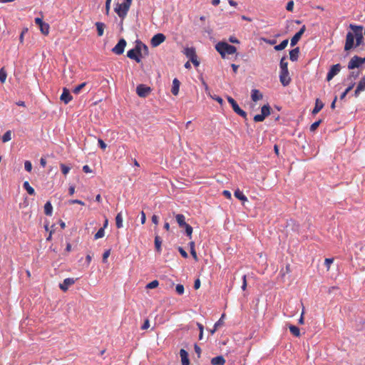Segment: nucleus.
Masks as SVG:
<instances>
[{
    "label": "nucleus",
    "instance_id": "nucleus-3",
    "mask_svg": "<svg viewBox=\"0 0 365 365\" xmlns=\"http://www.w3.org/2000/svg\"><path fill=\"white\" fill-rule=\"evenodd\" d=\"M215 49L220 53L222 58H225V56L234 54L237 51L235 46L227 43V42L220 41L215 45Z\"/></svg>",
    "mask_w": 365,
    "mask_h": 365
},
{
    "label": "nucleus",
    "instance_id": "nucleus-23",
    "mask_svg": "<svg viewBox=\"0 0 365 365\" xmlns=\"http://www.w3.org/2000/svg\"><path fill=\"white\" fill-rule=\"evenodd\" d=\"M324 107V103L317 98L315 102V106L312 110V114L315 115L318 113Z\"/></svg>",
    "mask_w": 365,
    "mask_h": 365
},
{
    "label": "nucleus",
    "instance_id": "nucleus-34",
    "mask_svg": "<svg viewBox=\"0 0 365 365\" xmlns=\"http://www.w3.org/2000/svg\"><path fill=\"white\" fill-rule=\"evenodd\" d=\"M286 56H283L281 58L279 66H280V71H288V63L285 61Z\"/></svg>",
    "mask_w": 365,
    "mask_h": 365
},
{
    "label": "nucleus",
    "instance_id": "nucleus-41",
    "mask_svg": "<svg viewBox=\"0 0 365 365\" xmlns=\"http://www.w3.org/2000/svg\"><path fill=\"white\" fill-rule=\"evenodd\" d=\"M359 74H360V71H351L349 73L347 79L356 80L359 77Z\"/></svg>",
    "mask_w": 365,
    "mask_h": 365
},
{
    "label": "nucleus",
    "instance_id": "nucleus-1",
    "mask_svg": "<svg viewBox=\"0 0 365 365\" xmlns=\"http://www.w3.org/2000/svg\"><path fill=\"white\" fill-rule=\"evenodd\" d=\"M349 28L353 32H348L346 36V41L344 45L345 51H350L354 47V37L363 35V26L350 24Z\"/></svg>",
    "mask_w": 365,
    "mask_h": 365
},
{
    "label": "nucleus",
    "instance_id": "nucleus-36",
    "mask_svg": "<svg viewBox=\"0 0 365 365\" xmlns=\"http://www.w3.org/2000/svg\"><path fill=\"white\" fill-rule=\"evenodd\" d=\"M105 235V230H104V227H101L98 232L95 234L94 235V239L95 240H98V239H100V238H102Z\"/></svg>",
    "mask_w": 365,
    "mask_h": 365
},
{
    "label": "nucleus",
    "instance_id": "nucleus-13",
    "mask_svg": "<svg viewBox=\"0 0 365 365\" xmlns=\"http://www.w3.org/2000/svg\"><path fill=\"white\" fill-rule=\"evenodd\" d=\"M361 65V61H359V56H353L349 62L348 63L347 68L349 70H354V68H359Z\"/></svg>",
    "mask_w": 365,
    "mask_h": 365
},
{
    "label": "nucleus",
    "instance_id": "nucleus-10",
    "mask_svg": "<svg viewBox=\"0 0 365 365\" xmlns=\"http://www.w3.org/2000/svg\"><path fill=\"white\" fill-rule=\"evenodd\" d=\"M35 23L37 24L41 33L44 35H47L49 33V25L45 22L43 21V20L41 18H36L35 19Z\"/></svg>",
    "mask_w": 365,
    "mask_h": 365
},
{
    "label": "nucleus",
    "instance_id": "nucleus-26",
    "mask_svg": "<svg viewBox=\"0 0 365 365\" xmlns=\"http://www.w3.org/2000/svg\"><path fill=\"white\" fill-rule=\"evenodd\" d=\"M95 25L96 26L98 36H102L103 35L104 28L106 26L105 24L102 22H96Z\"/></svg>",
    "mask_w": 365,
    "mask_h": 365
},
{
    "label": "nucleus",
    "instance_id": "nucleus-42",
    "mask_svg": "<svg viewBox=\"0 0 365 365\" xmlns=\"http://www.w3.org/2000/svg\"><path fill=\"white\" fill-rule=\"evenodd\" d=\"M159 284V282L158 280H153L150 282V283L147 284L146 288L147 289H154L157 287Z\"/></svg>",
    "mask_w": 365,
    "mask_h": 365
},
{
    "label": "nucleus",
    "instance_id": "nucleus-43",
    "mask_svg": "<svg viewBox=\"0 0 365 365\" xmlns=\"http://www.w3.org/2000/svg\"><path fill=\"white\" fill-rule=\"evenodd\" d=\"M175 290L179 295H182L183 294L185 290L184 286L182 284H178L176 285Z\"/></svg>",
    "mask_w": 365,
    "mask_h": 365
},
{
    "label": "nucleus",
    "instance_id": "nucleus-7",
    "mask_svg": "<svg viewBox=\"0 0 365 365\" xmlns=\"http://www.w3.org/2000/svg\"><path fill=\"white\" fill-rule=\"evenodd\" d=\"M125 46L126 41L124 38H120L118 43L113 48L112 51L117 55H120L124 52Z\"/></svg>",
    "mask_w": 365,
    "mask_h": 365
},
{
    "label": "nucleus",
    "instance_id": "nucleus-31",
    "mask_svg": "<svg viewBox=\"0 0 365 365\" xmlns=\"http://www.w3.org/2000/svg\"><path fill=\"white\" fill-rule=\"evenodd\" d=\"M289 329L292 334H293L294 336H300V330L299 329L294 325H289Z\"/></svg>",
    "mask_w": 365,
    "mask_h": 365
},
{
    "label": "nucleus",
    "instance_id": "nucleus-5",
    "mask_svg": "<svg viewBox=\"0 0 365 365\" xmlns=\"http://www.w3.org/2000/svg\"><path fill=\"white\" fill-rule=\"evenodd\" d=\"M150 91V88L145 84H139L136 88V93L141 98L147 97Z\"/></svg>",
    "mask_w": 365,
    "mask_h": 365
},
{
    "label": "nucleus",
    "instance_id": "nucleus-2",
    "mask_svg": "<svg viewBox=\"0 0 365 365\" xmlns=\"http://www.w3.org/2000/svg\"><path fill=\"white\" fill-rule=\"evenodd\" d=\"M142 48H143L146 54L148 53V46L142 42L138 41L135 48L127 52V56L130 59L135 60L137 63H140L141 61Z\"/></svg>",
    "mask_w": 365,
    "mask_h": 365
},
{
    "label": "nucleus",
    "instance_id": "nucleus-50",
    "mask_svg": "<svg viewBox=\"0 0 365 365\" xmlns=\"http://www.w3.org/2000/svg\"><path fill=\"white\" fill-rule=\"evenodd\" d=\"M110 250H107L104 252L103 254V262H106L108 257L110 256Z\"/></svg>",
    "mask_w": 365,
    "mask_h": 365
},
{
    "label": "nucleus",
    "instance_id": "nucleus-48",
    "mask_svg": "<svg viewBox=\"0 0 365 365\" xmlns=\"http://www.w3.org/2000/svg\"><path fill=\"white\" fill-rule=\"evenodd\" d=\"M24 168L26 171L31 172L32 170V164L29 160H26L24 163Z\"/></svg>",
    "mask_w": 365,
    "mask_h": 365
},
{
    "label": "nucleus",
    "instance_id": "nucleus-33",
    "mask_svg": "<svg viewBox=\"0 0 365 365\" xmlns=\"http://www.w3.org/2000/svg\"><path fill=\"white\" fill-rule=\"evenodd\" d=\"M288 44V39L283 40L279 44L274 46V50L282 51L284 49Z\"/></svg>",
    "mask_w": 365,
    "mask_h": 365
},
{
    "label": "nucleus",
    "instance_id": "nucleus-44",
    "mask_svg": "<svg viewBox=\"0 0 365 365\" xmlns=\"http://www.w3.org/2000/svg\"><path fill=\"white\" fill-rule=\"evenodd\" d=\"M356 38V44L354 45V47L359 46L361 45L364 42V36H359L354 37Z\"/></svg>",
    "mask_w": 365,
    "mask_h": 365
},
{
    "label": "nucleus",
    "instance_id": "nucleus-21",
    "mask_svg": "<svg viewBox=\"0 0 365 365\" xmlns=\"http://www.w3.org/2000/svg\"><path fill=\"white\" fill-rule=\"evenodd\" d=\"M263 97L262 94L259 92L257 89H253L252 90L251 93V98L253 101L256 102L260 99H262Z\"/></svg>",
    "mask_w": 365,
    "mask_h": 365
},
{
    "label": "nucleus",
    "instance_id": "nucleus-60",
    "mask_svg": "<svg viewBox=\"0 0 365 365\" xmlns=\"http://www.w3.org/2000/svg\"><path fill=\"white\" fill-rule=\"evenodd\" d=\"M83 171L86 173H90L92 172L91 168L88 165H86L83 167Z\"/></svg>",
    "mask_w": 365,
    "mask_h": 365
},
{
    "label": "nucleus",
    "instance_id": "nucleus-38",
    "mask_svg": "<svg viewBox=\"0 0 365 365\" xmlns=\"http://www.w3.org/2000/svg\"><path fill=\"white\" fill-rule=\"evenodd\" d=\"M60 167H61V172L64 175H67L71 170V167H69L68 165H66L63 163H61Z\"/></svg>",
    "mask_w": 365,
    "mask_h": 365
},
{
    "label": "nucleus",
    "instance_id": "nucleus-54",
    "mask_svg": "<svg viewBox=\"0 0 365 365\" xmlns=\"http://www.w3.org/2000/svg\"><path fill=\"white\" fill-rule=\"evenodd\" d=\"M98 143L101 148H102L103 150H105L106 148L107 145L102 139L99 138L98 140Z\"/></svg>",
    "mask_w": 365,
    "mask_h": 365
},
{
    "label": "nucleus",
    "instance_id": "nucleus-56",
    "mask_svg": "<svg viewBox=\"0 0 365 365\" xmlns=\"http://www.w3.org/2000/svg\"><path fill=\"white\" fill-rule=\"evenodd\" d=\"M150 327V322L148 319H145L143 324L141 327V329H147Z\"/></svg>",
    "mask_w": 365,
    "mask_h": 365
},
{
    "label": "nucleus",
    "instance_id": "nucleus-8",
    "mask_svg": "<svg viewBox=\"0 0 365 365\" xmlns=\"http://www.w3.org/2000/svg\"><path fill=\"white\" fill-rule=\"evenodd\" d=\"M129 9L124 7L123 4H117L114 11L121 19H124L128 14Z\"/></svg>",
    "mask_w": 365,
    "mask_h": 365
},
{
    "label": "nucleus",
    "instance_id": "nucleus-30",
    "mask_svg": "<svg viewBox=\"0 0 365 365\" xmlns=\"http://www.w3.org/2000/svg\"><path fill=\"white\" fill-rule=\"evenodd\" d=\"M189 246H190V254H191V255L192 256V257L194 258V259L195 261H197L198 258H197V253H196V251H195V242L193 241L190 242H189Z\"/></svg>",
    "mask_w": 365,
    "mask_h": 365
},
{
    "label": "nucleus",
    "instance_id": "nucleus-12",
    "mask_svg": "<svg viewBox=\"0 0 365 365\" xmlns=\"http://www.w3.org/2000/svg\"><path fill=\"white\" fill-rule=\"evenodd\" d=\"M305 30H306V26L304 25L299 29V31L294 34V36L291 38V42H290L291 46H294L297 43V42L301 38L302 34L304 33Z\"/></svg>",
    "mask_w": 365,
    "mask_h": 365
},
{
    "label": "nucleus",
    "instance_id": "nucleus-22",
    "mask_svg": "<svg viewBox=\"0 0 365 365\" xmlns=\"http://www.w3.org/2000/svg\"><path fill=\"white\" fill-rule=\"evenodd\" d=\"M176 221L179 225L180 227L182 228L184 226H185L187 223L185 222V217L182 214H178L175 216Z\"/></svg>",
    "mask_w": 365,
    "mask_h": 365
},
{
    "label": "nucleus",
    "instance_id": "nucleus-57",
    "mask_svg": "<svg viewBox=\"0 0 365 365\" xmlns=\"http://www.w3.org/2000/svg\"><path fill=\"white\" fill-rule=\"evenodd\" d=\"M145 221H146L145 213L143 211H142L140 212V222H141V224H143V225L145 224Z\"/></svg>",
    "mask_w": 365,
    "mask_h": 365
},
{
    "label": "nucleus",
    "instance_id": "nucleus-37",
    "mask_svg": "<svg viewBox=\"0 0 365 365\" xmlns=\"http://www.w3.org/2000/svg\"><path fill=\"white\" fill-rule=\"evenodd\" d=\"M11 139V131L7 130L2 136V142L6 143Z\"/></svg>",
    "mask_w": 365,
    "mask_h": 365
},
{
    "label": "nucleus",
    "instance_id": "nucleus-24",
    "mask_svg": "<svg viewBox=\"0 0 365 365\" xmlns=\"http://www.w3.org/2000/svg\"><path fill=\"white\" fill-rule=\"evenodd\" d=\"M234 195L235 197H237V199L242 202L247 201V197L243 194V192L240 189H237L235 191Z\"/></svg>",
    "mask_w": 365,
    "mask_h": 365
},
{
    "label": "nucleus",
    "instance_id": "nucleus-51",
    "mask_svg": "<svg viewBox=\"0 0 365 365\" xmlns=\"http://www.w3.org/2000/svg\"><path fill=\"white\" fill-rule=\"evenodd\" d=\"M178 251H179V252L180 253V255H182V257H184V258H187L188 257L187 253L186 252V251L182 247H178Z\"/></svg>",
    "mask_w": 365,
    "mask_h": 365
},
{
    "label": "nucleus",
    "instance_id": "nucleus-11",
    "mask_svg": "<svg viewBox=\"0 0 365 365\" xmlns=\"http://www.w3.org/2000/svg\"><path fill=\"white\" fill-rule=\"evenodd\" d=\"M279 81L284 86L290 83L291 78L289 77V71H280Z\"/></svg>",
    "mask_w": 365,
    "mask_h": 365
},
{
    "label": "nucleus",
    "instance_id": "nucleus-59",
    "mask_svg": "<svg viewBox=\"0 0 365 365\" xmlns=\"http://www.w3.org/2000/svg\"><path fill=\"white\" fill-rule=\"evenodd\" d=\"M27 31H28V29H27V28L24 29L21 31V34H20V36H19V40H20L21 43H22V42H23V41H24V34H25Z\"/></svg>",
    "mask_w": 365,
    "mask_h": 365
},
{
    "label": "nucleus",
    "instance_id": "nucleus-17",
    "mask_svg": "<svg viewBox=\"0 0 365 365\" xmlns=\"http://www.w3.org/2000/svg\"><path fill=\"white\" fill-rule=\"evenodd\" d=\"M180 82L178 78H174L173 81V85L171 92L174 96H177L179 93Z\"/></svg>",
    "mask_w": 365,
    "mask_h": 365
},
{
    "label": "nucleus",
    "instance_id": "nucleus-46",
    "mask_svg": "<svg viewBox=\"0 0 365 365\" xmlns=\"http://www.w3.org/2000/svg\"><path fill=\"white\" fill-rule=\"evenodd\" d=\"M357 86L359 87V89H362L363 91L365 90V73L364 76L359 81Z\"/></svg>",
    "mask_w": 365,
    "mask_h": 365
},
{
    "label": "nucleus",
    "instance_id": "nucleus-35",
    "mask_svg": "<svg viewBox=\"0 0 365 365\" xmlns=\"http://www.w3.org/2000/svg\"><path fill=\"white\" fill-rule=\"evenodd\" d=\"M182 228H185L186 235L189 237V239H191L193 230L192 227L190 225L187 224Z\"/></svg>",
    "mask_w": 365,
    "mask_h": 365
},
{
    "label": "nucleus",
    "instance_id": "nucleus-39",
    "mask_svg": "<svg viewBox=\"0 0 365 365\" xmlns=\"http://www.w3.org/2000/svg\"><path fill=\"white\" fill-rule=\"evenodd\" d=\"M7 77V73L4 68L0 69V81L4 83Z\"/></svg>",
    "mask_w": 365,
    "mask_h": 365
},
{
    "label": "nucleus",
    "instance_id": "nucleus-55",
    "mask_svg": "<svg viewBox=\"0 0 365 365\" xmlns=\"http://www.w3.org/2000/svg\"><path fill=\"white\" fill-rule=\"evenodd\" d=\"M294 8V2L292 1L287 3L286 9L289 11H292Z\"/></svg>",
    "mask_w": 365,
    "mask_h": 365
},
{
    "label": "nucleus",
    "instance_id": "nucleus-62",
    "mask_svg": "<svg viewBox=\"0 0 365 365\" xmlns=\"http://www.w3.org/2000/svg\"><path fill=\"white\" fill-rule=\"evenodd\" d=\"M229 41L230 42L233 43H240V41L235 36H230L229 38Z\"/></svg>",
    "mask_w": 365,
    "mask_h": 365
},
{
    "label": "nucleus",
    "instance_id": "nucleus-28",
    "mask_svg": "<svg viewBox=\"0 0 365 365\" xmlns=\"http://www.w3.org/2000/svg\"><path fill=\"white\" fill-rule=\"evenodd\" d=\"M115 225L117 228L123 227V215L121 212L118 213L115 217Z\"/></svg>",
    "mask_w": 365,
    "mask_h": 365
},
{
    "label": "nucleus",
    "instance_id": "nucleus-15",
    "mask_svg": "<svg viewBox=\"0 0 365 365\" xmlns=\"http://www.w3.org/2000/svg\"><path fill=\"white\" fill-rule=\"evenodd\" d=\"M76 282V279L73 278H66L63 280L62 284H60L59 287L63 292L68 290V287L73 285Z\"/></svg>",
    "mask_w": 365,
    "mask_h": 365
},
{
    "label": "nucleus",
    "instance_id": "nucleus-29",
    "mask_svg": "<svg viewBox=\"0 0 365 365\" xmlns=\"http://www.w3.org/2000/svg\"><path fill=\"white\" fill-rule=\"evenodd\" d=\"M161 245H162V240L158 236L156 235L155 237V247L157 252H161Z\"/></svg>",
    "mask_w": 365,
    "mask_h": 365
},
{
    "label": "nucleus",
    "instance_id": "nucleus-4",
    "mask_svg": "<svg viewBox=\"0 0 365 365\" xmlns=\"http://www.w3.org/2000/svg\"><path fill=\"white\" fill-rule=\"evenodd\" d=\"M227 101L231 105L233 110L240 115L241 117L246 118H247V113L245 111H244L242 109H241L239 106V105L237 103V102L235 101L234 98H232L231 96L227 97Z\"/></svg>",
    "mask_w": 365,
    "mask_h": 365
},
{
    "label": "nucleus",
    "instance_id": "nucleus-40",
    "mask_svg": "<svg viewBox=\"0 0 365 365\" xmlns=\"http://www.w3.org/2000/svg\"><path fill=\"white\" fill-rule=\"evenodd\" d=\"M86 85V82H83L81 84H79L78 86H76L73 90V92L75 93V94H78L80 93V91H81V89L85 87V86Z\"/></svg>",
    "mask_w": 365,
    "mask_h": 365
},
{
    "label": "nucleus",
    "instance_id": "nucleus-14",
    "mask_svg": "<svg viewBox=\"0 0 365 365\" xmlns=\"http://www.w3.org/2000/svg\"><path fill=\"white\" fill-rule=\"evenodd\" d=\"M60 99L65 104H68L73 99V97L71 95L70 91L68 88H63V92L61 95Z\"/></svg>",
    "mask_w": 365,
    "mask_h": 365
},
{
    "label": "nucleus",
    "instance_id": "nucleus-47",
    "mask_svg": "<svg viewBox=\"0 0 365 365\" xmlns=\"http://www.w3.org/2000/svg\"><path fill=\"white\" fill-rule=\"evenodd\" d=\"M322 123V120H319L314 123H313L310 126V131L313 132L319 127L320 123Z\"/></svg>",
    "mask_w": 365,
    "mask_h": 365
},
{
    "label": "nucleus",
    "instance_id": "nucleus-27",
    "mask_svg": "<svg viewBox=\"0 0 365 365\" xmlns=\"http://www.w3.org/2000/svg\"><path fill=\"white\" fill-rule=\"evenodd\" d=\"M23 187L30 195H34L36 194L34 189L30 185L28 181L24 182Z\"/></svg>",
    "mask_w": 365,
    "mask_h": 365
},
{
    "label": "nucleus",
    "instance_id": "nucleus-52",
    "mask_svg": "<svg viewBox=\"0 0 365 365\" xmlns=\"http://www.w3.org/2000/svg\"><path fill=\"white\" fill-rule=\"evenodd\" d=\"M68 203L70 205H73V204H79V205H85L84 202H83V201H81L80 200H70L68 201Z\"/></svg>",
    "mask_w": 365,
    "mask_h": 365
},
{
    "label": "nucleus",
    "instance_id": "nucleus-20",
    "mask_svg": "<svg viewBox=\"0 0 365 365\" xmlns=\"http://www.w3.org/2000/svg\"><path fill=\"white\" fill-rule=\"evenodd\" d=\"M184 54L186 56L187 58L189 59L193 58L194 57H196V53L194 48H185L184 50Z\"/></svg>",
    "mask_w": 365,
    "mask_h": 365
},
{
    "label": "nucleus",
    "instance_id": "nucleus-16",
    "mask_svg": "<svg viewBox=\"0 0 365 365\" xmlns=\"http://www.w3.org/2000/svg\"><path fill=\"white\" fill-rule=\"evenodd\" d=\"M180 356L181 357L182 365H189L190 360L188 358V353L185 349H180Z\"/></svg>",
    "mask_w": 365,
    "mask_h": 365
},
{
    "label": "nucleus",
    "instance_id": "nucleus-9",
    "mask_svg": "<svg viewBox=\"0 0 365 365\" xmlns=\"http://www.w3.org/2000/svg\"><path fill=\"white\" fill-rule=\"evenodd\" d=\"M165 40V36L163 34H157L153 36L150 43L152 46L157 47Z\"/></svg>",
    "mask_w": 365,
    "mask_h": 365
},
{
    "label": "nucleus",
    "instance_id": "nucleus-32",
    "mask_svg": "<svg viewBox=\"0 0 365 365\" xmlns=\"http://www.w3.org/2000/svg\"><path fill=\"white\" fill-rule=\"evenodd\" d=\"M270 114V106L267 104L262 107L261 108V115H262L264 118L269 115Z\"/></svg>",
    "mask_w": 365,
    "mask_h": 365
},
{
    "label": "nucleus",
    "instance_id": "nucleus-53",
    "mask_svg": "<svg viewBox=\"0 0 365 365\" xmlns=\"http://www.w3.org/2000/svg\"><path fill=\"white\" fill-rule=\"evenodd\" d=\"M333 261H334V259L332 258L325 259L324 264H325V266L327 267V269H329L330 265L332 264Z\"/></svg>",
    "mask_w": 365,
    "mask_h": 365
},
{
    "label": "nucleus",
    "instance_id": "nucleus-18",
    "mask_svg": "<svg viewBox=\"0 0 365 365\" xmlns=\"http://www.w3.org/2000/svg\"><path fill=\"white\" fill-rule=\"evenodd\" d=\"M212 365H225V359L222 356H217L211 359Z\"/></svg>",
    "mask_w": 365,
    "mask_h": 365
},
{
    "label": "nucleus",
    "instance_id": "nucleus-61",
    "mask_svg": "<svg viewBox=\"0 0 365 365\" xmlns=\"http://www.w3.org/2000/svg\"><path fill=\"white\" fill-rule=\"evenodd\" d=\"M222 195L228 199H231V192L229 190H223Z\"/></svg>",
    "mask_w": 365,
    "mask_h": 365
},
{
    "label": "nucleus",
    "instance_id": "nucleus-63",
    "mask_svg": "<svg viewBox=\"0 0 365 365\" xmlns=\"http://www.w3.org/2000/svg\"><path fill=\"white\" fill-rule=\"evenodd\" d=\"M200 287V280L199 279H197L194 282V289H197Z\"/></svg>",
    "mask_w": 365,
    "mask_h": 365
},
{
    "label": "nucleus",
    "instance_id": "nucleus-45",
    "mask_svg": "<svg viewBox=\"0 0 365 365\" xmlns=\"http://www.w3.org/2000/svg\"><path fill=\"white\" fill-rule=\"evenodd\" d=\"M224 317H225V314H223L222 315L221 318L217 322L215 323V324H214L215 330H217L220 327H221L224 324V322H223Z\"/></svg>",
    "mask_w": 365,
    "mask_h": 365
},
{
    "label": "nucleus",
    "instance_id": "nucleus-58",
    "mask_svg": "<svg viewBox=\"0 0 365 365\" xmlns=\"http://www.w3.org/2000/svg\"><path fill=\"white\" fill-rule=\"evenodd\" d=\"M247 288V279H246V275H243L242 277V289L245 290Z\"/></svg>",
    "mask_w": 365,
    "mask_h": 365
},
{
    "label": "nucleus",
    "instance_id": "nucleus-19",
    "mask_svg": "<svg viewBox=\"0 0 365 365\" xmlns=\"http://www.w3.org/2000/svg\"><path fill=\"white\" fill-rule=\"evenodd\" d=\"M299 48L297 47L289 51V58L292 61H297L299 58Z\"/></svg>",
    "mask_w": 365,
    "mask_h": 365
},
{
    "label": "nucleus",
    "instance_id": "nucleus-6",
    "mask_svg": "<svg viewBox=\"0 0 365 365\" xmlns=\"http://www.w3.org/2000/svg\"><path fill=\"white\" fill-rule=\"evenodd\" d=\"M341 66L339 63H336L331 66L327 75V81H330L341 71Z\"/></svg>",
    "mask_w": 365,
    "mask_h": 365
},
{
    "label": "nucleus",
    "instance_id": "nucleus-64",
    "mask_svg": "<svg viewBox=\"0 0 365 365\" xmlns=\"http://www.w3.org/2000/svg\"><path fill=\"white\" fill-rule=\"evenodd\" d=\"M131 3L132 0H124V2L123 4H124V7L130 9Z\"/></svg>",
    "mask_w": 365,
    "mask_h": 365
},
{
    "label": "nucleus",
    "instance_id": "nucleus-25",
    "mask_svg": "<svg viewBox=\"0 0 365 365\" xmlns=\"http://www.w3.org/2000/svg\"><path fill=\"white\" fill-rule=\"evenodd\" d=\"M44 213L48 216H51L53 213V207L49 201L44 205Z\"/></svg>",
    "mask_w": 365,
    "mask_h": 365
},
{
    "label": "nucleus",
    "instance_id": "nucleus-49",
    "mask_svg": "<svg viewBox=\"0 0 365 365\" xmlns=\"http://www.w3.org/2000/svg\"><path fill=\"white\" fill-rule=\"evenodd\" d=\"M264 119L265 118L261 114H257L254 116V120L255 122H262Z\"/></svg>",
    "mask_w": 365,
    "mask_h": 365
}]
</instances>
